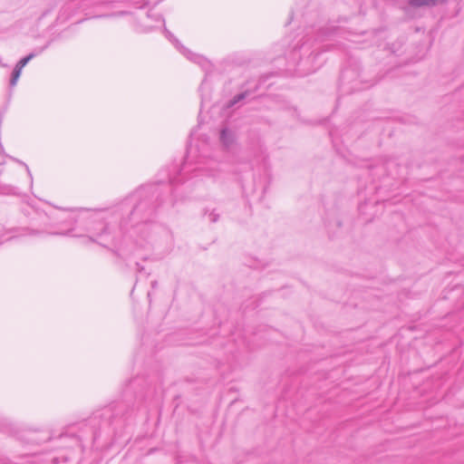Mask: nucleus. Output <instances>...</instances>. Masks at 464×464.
<instances>
[{"instance_id": "nucleus-1", "label": "nucleus", "mask_w": 464, "mask_h": 464, "mask_svg": "<svg viewBox=\"0 0 464 464\" xmlns=\"http://www.w3.org/2000/svg\"><path fill=\"white\" fill-rule=\"evenodd\" d=\"M187 176L206 177L213 182H222L226 172L221 164L213 160L198 159L193 162L190 152L175 174L169 175V183L147 184L129 195L118 207L121 216L119 227L129 234L136 248V256L148 260L149 256L140 253L141 249H159L161 241L167 244L166 252L172 247L171 233L153 223L157 211L161 207H174L182 198L175 188L182 183Z\"/></svg>"}, {"instance_id": "nucleus-2", "label": "nucleus", "mask_w": 464, "mask_h": 464, "mask_svg": "<svg viewBox=\"0 0 464 464\" xmlns=\"http://www.w3.org/2000/svg\"><path fill=\"white\" fill-rule=\"evenodd\" d=\"M133 412L134 409L125 401L111 403L96 412L89 423L81 427L78 434L66 431L50 439L56 447L52 463L79 461L84 448L97 445L102 437L105 441H115L122 436Z\"/></svg>"}, {"instance_id": "nucleus-3", "label": "nucleus", "mask_w": 464, "mask_h": 464, "mask_svg": "<svg viewBox=\"0 0 464 464\" xmlns=\"http://www.w3.org/2000/svg\"><path fill=\"white\" fill-rule=\"evenodd\" d=\"M31 218V227L23 228L27 231V235H66L72 237H82L87 235L89 239L101 246H106L113 239L111 235V228L105 222V217L100 212L79 211L72 213L68 218L56 222L60 224L66 220L72 225L66 232L53 231L54 225L51 223L52 217L44 211L33 209Z\"/></svg>"}, {"instance_id": "nucleus-4", "label": "nucleus", "mask_w": 464, "mask_h": 464, "mask_svg": "<svg viewBox=\"0 0 464 464\" xmlns=\"http://www.w3.org/2000/svg\"><path fill=\"white\" fill-rule=\"evenodd\" d=\"M335 32L336 29L334 27L324 28L318 33V35L314 40L312 41L310 38H306L298 47L295 48L293 54L295 56L297 53L300 55L298 66L301 71L304 73H310L315 72L320 67V64H312L310 68L306 65L314 63L322 52L327 51L331 46H333L332 44L317 46V44L318 42H323L328 39L331 34H334Z\"/></svg>"}, {"instance_id": "nucleus-5", "label": "nucleus", "mask_w": 464, "mask_h": 464, "mask_svg": "<svg viewBox=\"0 0 464 464\" xmlns=\"http://www.w3.org/2000/svg\"><path fill=\"white\" fill-rule=\"evenodd\" d=\"M147 17L151 18L152 20L161 24L163 26H165V21L161 14H152L151 11L147 13ZM164 34L165 36L172 42L177 49L185 55L188 60L192 61L195 63H198L200 67L203 68V70L208 71L210 68V63L203 56L199 54H196L191 53L188 49H187L185 46H183L179 41L166 28L164 27Z\"/></svg>"}, {"instance_id": "nucleus-6", "label": "nucleus", "mask_w": 464, "mask_h": 464, "mask_svg": "<svg viewBox=\"0 0 464 464\" xmlns=\"http://www.w3.org/2000/svg\"><path fill=\"white\" fill-rule=\"evenodd\" d=\"M360 72L356 66L347 67L342 71L340 83L344 92L350 93L362 89L369 88L372 84L363 83L359 80Z\"/></svg>"}, {"instance_id": "nucleus-7", "label": "nucleus", "mask_w": 464, "mask_h": 464, "mask_svg": "<svg viewBox=\"0 0 464 464\" xmlns=\"http://www.w3.org/2000/svg\"><path fill=\"white\" fill-rule=\"evenodd\" d=\"M219 141L225 149L229 150L236 141L235 132L228 128L221 129L219 131Z\"/></svg>"}, {"instance_id": "nucleus-8", "label": "nucleus", "mask_w": 464, "mask_h": 464, "mask_svg": "<svg viewBox=\"0 0 464 464\" xmlns=\"http://www.w3.org/2000/svg\"><path fill=\"white\" fill-rule=\"evenodd\" d=\"M202 217L208 218L209 222L215 223L219 218V212L217 210V208H210L206 207L202 209Z\"/></svg>"}, {"instance_id": "nucleus-9", "label": "nucleus", "mask_w": 464, "mask_h": 464, "mask_svg": "<svg viewBox=\"0 0 464 464\" xmlns=\"http://www.w3.org/2000/svg\"><path fill=\"white\" fill-rule=\"evenodd\" d=\"M0 195L19 196L20 191L18 188L12 185L0 184Z\"/></svg>"}, {"instance_id": "nucleus-10", "label": "nucleus", "mask_w": 464, "mask_h": 464, "mask_svg": "<svg viewBox=\"0 0 464 464\" xmlns=\"http://www.w3.org/2000/svg\"><path fill=\"white\" fill-rule=\"evenodd\" d=\"M445 0H410V5L412 6H423L430 5H436L439 2H444Z\"/></svg>"}, {"instance_id": "nucleus-11", "label": "nucleus", "mask_w": 464, "mask_h": 464, "mask_svg": "<svg viewBox=\"0 0 464 464\" xmlns=\"http://www.w3.org/2000/svg\"><path fill=\"white\" fill-rule=\"evenodd\" d=\"M248 95V92H241V93H238L237 95H235L228 102H227V107L228 108H231L233 106H235L236 104H237L238 102H242L243 100H245Z\"/></svg>"}, {"instance_id": "nucleus-12", "label": "nucleus", "mask_w": 464, "mask_h": 464, "mask_svg": "<svg viewBox=\"0 0 464 464\" xmlns=\"http://www.w3.org/2000/svg\"><path fill=\"white\" fill-rule=\"evenodd\" d=\"M21 72H22V69L15 66L12 72L11 79H10V86L11 87H14L16 85V83L19 80V77L21 75Z\"/></svg>"}, {"instance_id": "nucleus-13", "label": "nucleus", "mask_w": 464, "mask_h": 464, "mask_svg": "<svg viewBox=\"0 0 464 464\" xmlns=\"http://www.w3.org/2000/svg\"><path fill=\"white\" fill-rule=\"evenodd\" d=\"M37 55L36 53H29L28 55H26L25 57L22 58L17 63L15 66H17L18 68L22 69L33 59L34 58L35 56Z\"/></svg>"}, {"instance_id": "nucleus-14", "label": "nucleus", "mask_w": 464, "mask_h": 464, "mask_svg": "<svg viewBox=\"0 0 464 464\" xmlns=\"http://www.w3.org/2000/svg\"><path fill=\"white\" fill-rule=\"evenodd\" d=\"M136 270L138 273H141L144 271V267L139 262H136Z\"/></svg>"}, {"instance_id": "nucleus-15", "label": "nucleus", "mask_w": 464, "mask_h": 464, "mask_svg": "<svg viewBox=\"0 0 464 464\" xmlns=\"http://www.w3.org/2000/svg\"><path fill=\"white\" fill-rule=\"evenodd\" d=\"M155 26L153 25H150V24H145L144 25V32H150V30H152V28H154Z\"/></svg>"}, {"instance_id": "nucleus-16", "label": "nucleus", "mask_w": 464, "mask_h": 464, "mask_svg": "<svg viewBox=\"0 0 464 464\" xmlns=\"http://www.w3.org/2000/svg\"><path fill=\"white\" fill-rule=\"evenodd\" d=\"M21 164H23L25 167L28 175H29L30 179H33L32 178V173H31V171L29 169V167L25 163H24V162H21Z\"/></svg>"}, {"instance_id": "nucleus-17", "label": "nucleus", "mask_w": 464, "mask_h": 464, "mask_svg": "<svg viewBox=\"0 0 464 464\" xmlns=\"http://www.w3.org/2000/svg\"><path fill=\"white\" fill-rule=\"evenodd\" d=\"M151 285L153 288H155L157 286V281L151 282Z\"/></svg>"}]
</instances>
